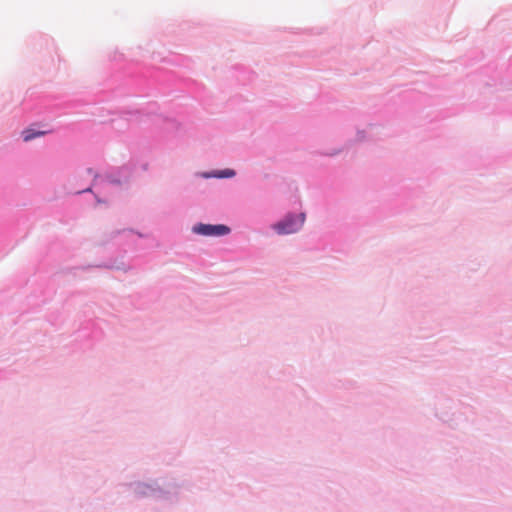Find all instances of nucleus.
Here are the masks:
<instances>
[{"label": "nucleus", "instance_id": "obj_3", "mask_svg": "<svg viewBox=\"0 0 512 512\" xmlns=\"http://www.w3.org/2000/svg\"><path fill=\"white\" fill-rule=\"evenodd\" d=\"M45 131H36L34 129H26L22 132V137L25 142L31 141L36 137L45 135Z\"/></svg>", "mask_w": 512, "mask_h": 512}, {"label": "nucleus", "instance_id": "obj_2", "mask_svg": "<svg viewBox=\"0 0 512 512\" xmlns=\"http://www.w3.org/2000/svg\"><path fill=\"white\" fill-rule=\"evenodd\" d=\"M195 233L206 236H221L229 233L230 229L225 225L200 224L193 228Z\"/></svg>", "mask_w": 512, "mask_h": 512}, {"label": "nucleus", "instance_id": "obj_1", "mask_svg": "<svg viewBox=\"0 0 512 512\" xmlns=\"http://www.w3.org/2000/svg\"><path fill=\"white\" fill-rule=\"evenodd\" d=\"M305 214L299 216H287L284 220L276 223L273 227L278 234L295 233L303 226Z\"/></svg>", "mask_w": 512, "mask_h": 512}, {"label": "nucleus", "instance_id": "obj_4", "mask_svg": "<svg viewBox=\"0 0 512 512\" xmlns=\"http://www.w3.org/2000/svg\"><path fill=\"white\" fill-rule=\"evenodd\" d=\"M234 175H235V172L231 169H225V170L219 171L218 173L215 174V176L219 177V178H229V177H233Z\"/></svg>", "mask_w": 512, "mask_h": 512}]
</instances>
